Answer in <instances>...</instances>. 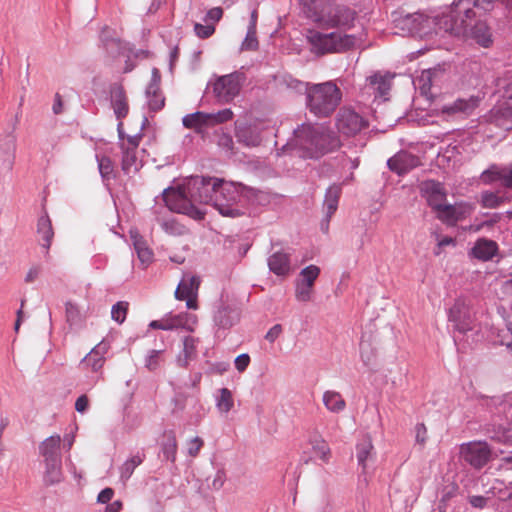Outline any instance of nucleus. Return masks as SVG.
<instances>
[{
    "instance_id": "obj_13",
    "label": "nucleus",
    "mask_w": 512,
    "mask_h": 512,
    "mask_svg": "<svg viewBox=\"0 0 512 512\" xmlns=\"http://www.w3.org/2000/svg\"><path fill=\"white\" fill-rule=\"evenodd\" d=\"M368 121L353 109L340 108L336 117V127L338 131L346 136H353L362 129L368 127Z\"/></svg>"
},
{
    "instance_id": "obj_7",
    "label": "nucleus",
    "mask_w": 512,
    "mask_h": 512,
    "mask_svg": "<svg viewBox=\"0 0 512 512\" xmlns=\"http://www.w3.org/2000/svg\"><path fill=\"white\" fill-rule=\"evenodd\" d=\"M438 15L428 16L421 12L408 13L393 18L395 28L404 35L425 38L438 32Z\"/></svg>"
},
{
    "instance_id": "obj_49",
    "label": "nucleus",
    "mask_w": 512,
    "mask_h": 512,
    "mask_svg": "<svg viewBox=\"0 0 512 512\" xmlns=\"http://www.w3.org/2000/svg\"><path fill=\"white\" fill-rule=\"evenodd\" d=\"M504 203V198L495 192L486 191L481 195V205L485 208H497Z\"/></svg>"
},
{
    "instance_id": "obj_22",
    "label": "nucleus",
    "mask_w": 512,
    "mask_h": 512,
    "mask_svg": "<svg viewBox=\"0 0 512 512\" xmlns=\"http://www.w3.org/2000/svg\"><path fill=\"white\" fill-rule=\"evenodd\" d=\"M437 218L448 225H455L466 218L468 210L463 205L443 204L437 211Z\"/></svg>"
},
{
    "instance_id": "obj_5",
    "label": "nucleus",
    "mask_w": 512,
    "mask_h": 512,
    "mask_svg": "<svg viewBox=\"0 0 512 512\" xmlns=\"http://www.w3.org/2000/svg\"><path fill=\"white\" fill-rule=\"evenodd\" d=\"M307 40L311 45V51L316 55L328 53H344L355 48L357 37L351 34L338 32L322 33L310 30Z\"/></svg>"
},
{
    "instance_id": "obj_17",
    "label": "nucleus",
    "mask_w": 512,
    "mask_h": 512,
    "mask_svg": "<svg viewBox=\"0 0 512 512\" xmlns=\"http://www.w3.org/2000/svg\"><path fill=\"white\" fill-rule=\"evenodd\" d=\"M263 128L257 124L236 122L235 137L245 147L253 148L261 145Z\"/></svg>"
},
{
    "instance_id": "obj_23",
    "label": "nucleus",
    "mask_w": 512,
    "mask_h": 512,
    "mask_svg": "<svg viewBox=\"0 0 512 512\" xmlns=\"http://www.w3.org/2000/svg\"><path fill=\"white\" fill-rule=\"evenodd\" d=\"M488 437L497 443L512 445V424L508 421L504 423H490L486 427Z\"/></svg>"
},
{
    "instance_id": "obj_20",
    "label": "nucleus",
    "mask_w": 512,
    "mask_h": 512,
    "mask_svg": "<svg viewBox=\"0 0 512 512\" xmlns=\"http://www.w3.org/2000/svg\"><path fill=\"white\" fill-rule=\"evenodd\" d=\"M110 99L115 116L118 120L124 119L129 112V105L127 101L126 92L120 83H113L110 85Z\"/></svg>"
},
{
    "instance_id": "obj_25",
    "label": "nucleus",
    "mask_w": 512,
    "mask_h": 512,
    "mask_svg": "<svg viewBox=\"0 0 512 512\" xmlns=\"http://www.w3.org/2000/svg\"><path fill=\"white\" fill-rule=\"evenodd\" d=\"M374 446L369 435L363 436L356 444V457L358 465L362 467L363 472L367 468V462L375 458Z\"/></svg>"
},
{
    "instance_id": "obj_41",
    "label": "nucleus",
    "mask_w": 512,
    "mask_h": 512,
    "mask_svg": "<svg viewBox=\"0 0 512 512\" xmlns=\"http://www.w3.org/2000/svg\"><path fill=\"white\" fill-rule=\"evenodd\" d=\"M234 405L232 392L228 388H221L216 399V406L222 413H228Z\"/></svg>"
},
{
    "instance_id": "obj_57",
    "label": "nucleus",
    "mask_w": 512,
    "mask_h": 512,
    "mask_svg": "<svg viewBox=\"0 0 512 512\" xmlns=\"http://www.w3.org/2000/svg\"><path fill=\"white\" fill-rule=\"evenodd\" d=\"M312 292H313L312 286H306L305 283L297 280L295 296L298 301H301V302L310 301Z\"/></svg>"
},
{
    "instance_id": "obj_59",
    "label": "nucleus",
    "mask_w": 512,
    "mask_h": 512,
    "mask_svg": "<svg viewBox=\"0 0 512 512\" xmlns=\"http://www.w3.org/2000/svg\"><path fill=\"white\" fill-rule=\"evenodd\" d=\"M146 97L148 99L149 109L153 112H158L165 106V97L162 95L161 91L156 95L151 94L150 96Z\"/></svg>"
},
{
    "instance_id": "obj_35",
    "label": "nucleus",
    "mask_w": 512,
    "mask_h": 512,
    "mask_svg": "<svg viewBox=\"0 0 512 512\" xmlns=\"http://www.w3.org/2000/svg\"><path fill=\"white\" fill-rule=\"evenodd\" d=\"M16 149L15 140L12 136H6L0 142V157L7 169H12L14 162V153Z\"/></svg>"
},
{
    "instance_id": "obj_54",
    "label": "nucleus",
    "mask_w": 512,
    "mask_h": 512,
    "mask_svg": "<svg viewBox=\"0 0 512 512\" xmlns=\"http://www.w3.org/2000/svg\"><path fill=\"white\" fill-rule=\"evenodd\" d=\"M259 47V42L256 36V29L248 28L245 39L242 42L241 50L256 51Z\"/></svg>"
},
{
    "instance_id": "obj_45",
    "label": "nucleus",
    "mask_w": 512,
    "mask_h": 512,
    "mask_svg": "<svg viewBox=\"0 0 512 512\" xmlns=\"http://www.w3.org/2000/svg\"><path fill=\"white\" fill-rule=\"evenodd\" d=\"M137 156L136 151L130 148H126L123 150L122 157V170L125 174H129L134 167V172L138 171V167L136 166Z\"/></svg>"
},
{
    "instance_id": "obj_46",
    "label": "nucleus",
    "mask_w": 512,
    "mask_h": 512,
    "mask_svg": "<svg viewBox=\"0 0 512 512\" xmlns=\"http://www.w3.org/2000/svg\"><path fill=\"white\" fill-rule=\"evenodd\" d=\"M312 449L319 455V457L327 462L330 456V448L326 441L321 437H315L310 440Z\"/></svg>"
},
{
    "instance_id": "obj_37",
    "label": "nucleus",
    "mask_w": 512,
    "mask_h": 512,
    "mask_svg": "<svg viewBox=\"0 0 512 512\" xmlns=\"http://www.w3.org/2000/svg\"><path fill=\"white\" fill-rule=\"evenodd\" d=\"M323 403L328 410L334 413L341 412L346 406L340 393L335 391H326L323 395Z\"/></svg>"
},
{
    "instance_id": "obj_51",
    "label": "nucleus",
    "mask_w": 512,
    "mask_h": 512,
    "mask_svg": "<svg viewBox=\"0 0 512 512\" xmlns=\"http://www.w3.org/2000/svg\"><path fill=\"white\" fill-rule=\"evenodd\" d=\"M208 115V126L225 123L232 119L233 112L231 109L226 108L218 111L217 113H206Z\"/></svg>"
},
{
    "instance_id": "obj_60",
    "label": "nucleus",
    "mask_w": 512,
    "mask_h": 512,
    "mask_svg": "<svg viewBox=\"0 0 512 512\" xmlns=\"http://www.w3.org/2000/svg\"><path fill=\"white\" fill-rule=\"evenodd\" d=\"M194 32L199 38L207 39L214 34L215 26L213 24L202 25L200 23H195Z\"/></svg>"
},
{
    "instance_id": "obj_30",
    "label": "nucleus",
    "mask_w": 512,
    "mask_h": 512,
    "mask_svg": "<svg viewBox=\"0 0 512 512\" xmlns=\"http://www.w3.org/2000/svg\"><path fill=\"white\" fill-rule=\"evenodd\" d=\"M177 441L174 431L169 430L164 432V440L161 443V452L159 457L162 460L170 461L172 463L176 460Z\"/></svg>"
},
{
    "instance_id": "obj_11",
    "label": "nucleus",
    "mask_w": 512,
    "mask_h": 512,
    "mask_svg": "<svg viewBox=\"0 0 512 512\" xmlns=\"http://www.w3.org/2000/svg\"><path fill=\"white\" fill-rule=\"evenodd\" d=\"M448 320L459 334L464 335L469 331H473L475 327L474 315L464 298L455 300L453 306L448 311Z\"/></svg>"
},
{
    "instance_id": "obj_19",
    "label": "nucleus",
    "mask_w": 512,
    "mask_h": 512,
    "mask_svg": "<svg viewBox=\"0 0 512 512\" xmlns=\"http://www.w3.org/2000/svg\"><path fill=\"white\" fill-rule=\"evenodd\" d=\"M485 13H479V16L467 26V33L461 34L465 38L474 40L478 45L488 48L492 45V32L485 19L482 17Z\"/></svg>"
},
{
    "instance_id": "obj_16",
    "label": "nucleus",
    "mask_w": 512,
    "mask_h": 512,
    "mask_svg": "<svg viewBox=\"0 0 512 512\" xmlns=\"http://www.w3.org/2000/svg\"><path fill=\"white\" fill-rule=\"evenodd\" d=\"M419 192L421 197L426 199L427 204L434 211H437L447 198V191L444 184L434 179H427L420 182Z\"/></svg>"
},
{
    "instance_id": "obj_56",
    "label": "nucleus",
    "mask_w": 512,
    "mask_h": 512,
    "mask_svg": "<svg viewBox=\"0 0 512 512\" xmlns=\"http://www.w3.org/2000/svg\"><path fill=\"white\" fill-rule=\"evenodd\" d=\"M217 145L228 152L230 155H235V147L232 136L229 133H221L217 137Z\"/></svg>"
},
{
    "instance_id": "obj_61",
    "label": "nucleus",
    "mask_w": 512,
    "mask_h": 512,
    "mask_svg": "<svg viewBox=\"0 0 512 512\" xmlns=\"http://www.w3.org/2000/svg\"><path fill=\"white\" fill-rule=\"evenodd\" d=\"M500 182L503 187L512 190V164L502 167Z\"/></svg>"
},
{
    "instance_id": "obj_31",
    "label": "nucleus",
    "mask_w": 512,
    "mask_h": 512,
    "mask_svg": "<svg viewBox=\"0 0 512 512\" xmlns=\"http://www.w3.org/2000/svg\"><path fill=\"white\" fill-rule=\"evenodd\" d=\"M101 40L105 51L112 58L125 55L127 51H131L129 44L119 38L103 36Z\"/></svg>"
},
{
    "instance_id": "obj_28",
    "label": "nucleus",
    "mask_w": 512,
    "mask_h": 512,
    "mask_svg": "<svg viewBox=\"0 0 512 512\" xmlns=\"http://www.w3.org/2000/svg\"><path fill=\"white\" fill-rule=\"evenodd\" d=\"M268 266L275 275L286 276L290 272V255L277 251L269 256Z\"/></svg>"
},
{
    "instance_id": "obj_47",
    "label": "nucleus",
    "mask_w": 512,
    "mask_h": 512,
    "mask_svg": "<svg viewBox=\"0 0 512 512\" xmlns=\"http://www.w3.org/2000/svg\"><path fill=\"white\" fill-rule=\"evenodd\" d=\"M98 169L103 180L109 181L114 177L113 175V163L107 156L97 157Z\"/></svg>"
},
{
    "instance_id": "obj_42",
    "label": "nucleus",
    "mask_w": 512,
    "mask_h": 512,
    "mask_svg": "<svg viewBox=\"0 0 512 512\" xmlns=\"http://www.w3.org/2000/svg\"><path fill=\"white\" fill-rule=\"evenodd\" d=\"M319 275H320V268L316 265H309L300 271L299 281L305 283L306 286L314 287V283H315L316 279L319 277Z\"/></svg>"
},
{
    "instance_id": "obj_26",
    "label": "nucleus",
    "mask_w": 512,
    "mask_h": 512,
    "mask_svg": "<svg viewBox=\"0 0 512 512\" xmlns=\"http://www.w3.org/2000/svg\"><path fill=\"white\" fill-rule=\"evenodd\" d=\"M498 251V245L495 241L481 238L478 239L471 249V254L474 258L481 261L491 260Z\"/></svg>"
},
{
    "instance_id": "obj_55",
    "label": "nucleus",
    "mask_w": 512,
    "mask_h": 512,
    "mask_svg": "<svg viewBox=\"0 0 512 512\" xmlns=\"http://www.w3.org/2000/svg\"><path fill=\"white\" fill-rule=\"evenodd\" d=\"M160 83H161V73L158 68H153L151 72V79L146 88L145 94L146 96H150L151 94L156 95L160 92Z\"/></svg>"
},
{
    "instance_id": "obj_4",
    "label": "nucleus",
    "mask_w": 512,
    "mask_h": 512,
    "mask_svg": "<svg viewBox=\"0 0 512 512\" xmlns=\"http://www.w3.org/2000/svg\"><path fill=\"white\" fill-rule=\"evenodd\" d=\"M478 0L454 1L447 12L438 15V29L456 36L467 33V26L478 16Z\"/></svg>"
},
{
    "instance_id": "obj_15",
    "label": "nucleus",
    "mask_w": 512,
    "mask_h": 512,
    "mask_svg": "<svg viewBox=\"0 0 512 512\" xmlns=\"http://www.w3.org/2000/svg\"><path fill=\"white\" fill-rule=\"evenodd\" d=\"M240 320L239 308L231 303L221 301L213 313L214 325L218 328L216 334L219 337L221 330H229Z\"/></svg>"
},
{
    "instance_id": "obj_14",
    "label": "nucleus",
    "mask_w": 512,
    "mask_h": 512,
    "mask_svg": "<svg viewBox=\"0 0 512 512\" xmlns=\"http://www.w3.org/2000/svg\"><path fill=\"white\" fill-rule=\"evenodd\" d=\"M460 454L465 462L475 469L484 467L491 458V450L486 442H469L461 446Z\"/></svg>"
},
{
    "instance_id": "obj_63",
    "label": "nucleus",
    "mask_w": 512,
    "mask_h": 512,
    "mask_svg": "<svg viewBox=\"0 0 512 512\" xmlns=\"http://www.w3.org/2000/svg\"><path fill=\"white\" fill-rule=\"evenodd\" d=\"M234 364L238 372L243 373L250 364V356L247 353L240 354L235 358Z\"/></svg>"
},
{
    "instance_id": "obj_40",
    "label": "nucleus",
    "mask_w": 512,
    "mask_h": 512,
    "mask_svg": "<svg viewBox=\"0 0 512 512\" xmlns=\"http://www.w3.org/2000/svg\"><path fill=\"white\" fill-rule=\"evenodd\" d=\"M459 494V486L456 483H451L445 486L442 490V496L438 503V510H447L450 502Z\"/></svg>"
},
{
    "instance_id": "obj_44",
    "label": "nucleus",
    "mask_w": 512,
    "mask_h": 512,
    "mask_svg": "<svg viewBox=\"0 0 512 512\" xmlns=\"http://www.w3.org/2000/svg\"><path fill=\"white\" fill-rule=\"evenodd\" d=\"M134 248L136 250L139 260L143 264H148L152 261L153 252L147 247L146 242L142 238H136L134 240Z\"/></svg>"
},
{
    "instance_id": "obj_64",
    "label": "nucleus",
    "mask_w": 512,
    "mask_h": 512,
    "mask_svg": "<svg viewBox=\"0 0 512 512\" xmlns=\"http://www.w3.org/2000/svg\"><path fill=\"white\" fill-rule=\"evenodd\" d=\"M226 481V473L223 469H218L211 483L214 490H220Z\"/></svg>"
},
{
    "instance_id": "obj_34",
    "label": "nucleus",
    "mask_w": 512,
    "mask_h": 512,
    "mask_svg": "<svg viewBox=\"0 0 512 512\" xmlns=\"http://www.w3.org/2000/svg\"><path fill=\"white\" fill-rule=\"evenodd\" d=\"M391 79L390 74L382 75L378 72L369 76L367 82L377 91L379 96L385 97L391 89Z\"/></svg>"
},
{
    "instance_id": "obj_6",
    "label": "nucleus",
    "mask_w": 512,
    "mask_h": 512,
    "mask_svg": "<svg viewBox=\"0 0 512 512\" xmlns=\"http://www.w3.org/2000/svg\"><path fill=\"white\" fill-rule=\"evenodd\" d=\"M60 444V436L52 435L39 445V453L43 457L44 463L43 483L45 486L56 485L63 480Z\"/></svg>"
},
{
    "instance_id": "obj_39",
    "label": "nucleus",
    "mask_w": 512,
    "mask_h": 512,
    "mask_svg": "<svg viewBox=\"0 0 512 512\" xmlns=\"http://www.w3.org/2000/svg\"><path fill=\"white\" fill-rule=\"evenodd\" d=\"M65 315L66 322L69 324L70 327L81 326L84 321L83 315L81 314L79 307L71 301H67L65 303Z\"/></svg>"
},
{
    "instance_id": "obj_38",
    "label": "nucleus",
    "mask_w": 512,
    "mask_h": 512,
    "mask_svg": "<svg viewBox=\"0 0 512 512\" xmlns=\"http://www.w3.org/2000/svg\"><path fill=\"white\" fill-rule=\"evenodd\" d=\"M440 72L439 69H427L422 71L421 76L418 79L420 94L429 97L431 87L437 74Z\"/></svg>"
},
{
    "instance_id": "obj_33",
    "label": "nucleus",
    "mask_w": 512,
    "mask_h": 512,
    "mask_svg": "<svg viewBox=\"0 0 512 512\" xmlns=\"http://www.w3.org/2000/svg\"><path fill=\"white\" fill-rule=\"evenodd\" d=\"M360 357L361 360L369 370H374L376 367L377 360V350L372 346L369 340H366L364 336H362L360 341Z\"/></svg>"
},
{
    "instance_id": "obj_27",
    "label": "nucleus",
    "mask_w": 512,
    "mask_h": 512,
    "mask_svg": "<svg viewBox=\"0 0 512 512\" xmlns=\"http://www.w3.org/2000/svg\"><path fill=\"white\" fill-rule=\"evenodd\" d=\"M478 106V99L471 97L469 99H457L452 104L444 105L442 113L447 115L464 114L470 115Z\"/></svg>"
},
{
    "instance_id": "obj_36",
    "label": "nucleus",
    "mask_w": 512,
    "mask_h": 512,
    "mask_svg": "<svg viewBox=\"0 0 512 512\" xmlns=\"http://www.w3.org/2000/svg\"><path fill=\"white\" fill-rule=\"evenodd\" d=\"M208 115L202 111L187 114L182 118L183 126L187 129L199 131L201 127L208 126Z\"/></svg>"
},
{
    "instance_id": "obj_58",
    "label": "nucleus",
    "mask_w": 512,
    "mask_h": 512,
    "mask_svg": "<svg viewBox=\"0 0 512 512\" xmlns=\"http://www.w3.org/2000/svg\"><path fill=\"white\" fill-rule=\"evenodd\" d=\"M163 352L164 350H150L145 360V367L150 371L156 370L160 365Z\"/></svg>"
},
{
    "instance_id": "obj_10",
    "label": "nucleus",
    "mask_w": 512,
    "mask_h": 512,
    "mask_svg": "<svg viewBox=\"0 0 512 512\" xmlns=\"http://www.w3.org/2000/svg\"><path fill=\"white\" fill-rule=\"evenodd\" d=\"M162 199L169 210L173 212L188 215L195 220H202L205 217V212L195 205L197 202L188 199L186 192L180 188L164 189Z\"/></svg>"
},
{
    "instance_id": "obj_21",
    "label": "nucleus",
    "mask_w": 512,
    "mask_h": 512,
    "mask_svg": "<svg viewBox=\"0 0 512 512\" xmlns=\"http://www.w3.org/2000/svg\"><path fill=\"white\" fill-rule=\"evenodd\" d=\"M36 233L40 246L45 249V256H48L54 238V229L52 221L45 209H43V214L37 220Z\"/></svg>"
},
{
    "instance_id": "obj_9",
    "label": "nucleus",
    "mask_w": 512,
    "mask_h": 512,
    "mask_svg": "<svg viewBox=\"0 0 512 512\" xmlns=\"http://www.w3.org/2000/svg\"><path fill=\"white\" fill-rule=\"evenodd\" d=\"M239 198V191L235 183L221 179V182L217 185L213 205L222 216L238 218L245 214L237 205Z\"/></svg>"
},
{
    "instance_id": "obj_43",
    "label": "nucleus",
    "mask_w": 512,
    "mask_h": 512,
    "mask_svg": "<svg viewBox=\"0 0 512 512\" xmlns=\"http://www.w3.org/2000/svg\"><path fill=\"white\" fill-rule=\"evenodd\" d=\"M143 462V459L139 455H135L125 461L120 469V477L122 481H127L133 474L135 468Z\"/></svg>"
},
{
    "instance_id": "obj_62",
    "label": "nucleus",
    "mask_w": 512,
    "mask_h": 512,
    "mask_svg": "<svg viewBox=\"0 0 512 512\" xmlns=\"http://www.w3.org/2000/svg\"><path fill=\"white\" fill-rule=\"evenodd\" d=\"M183 354L186 357H194L196 354L195 339L191 336H186L183 339Z\"/></svg>"
},
{
    "instance_id": "obj_18",
    "label": "nucleus",
    "mask_w": 512,
    "mask_h": 512,
    "mask_svg": "<svg viewBox=\"0 0 512 512\" xmlns=\"http://www.w3.org/2000/svg\"><path fill=\"white\" fill-rule=\"evenodd\" d=\"M420 165L419 157L406 150H400L387 160L389 170L398 176H404Z\"/></svg>"
},
{
    "instance_id": "obj_50",
    "label": "nucleus",
    "mask_w": 512,
    "mask_h": 512,
    "mask_svg": "<svg viewBox=\"0 0 512 512\" xmlns=\"http://www.w3.org/2000/svg\"><path fill=\"white\" fill-rule=\"evenodd\" d=\"M82 364L90 366L92 371L97 372L104 364V358L99 356L96 348H93L91 352L82 360Z\"/></svg>"
},
{
    "instance_id": "obj_32",
    "label": "nucleus",
    "mask_w": 512,
    "mask_h": 512,
    "mask_svg": "<svg viewBox=\"0 0 512 512\" xmlns=\"http://www.w3.org/2000/svg\"><path fill=\"white\" fill-rule=\"evenodd\" d=\"M200 280L197 276H191L188 280L183 279L175 290V298L184 300L188 296L197 295Z\"/></svg>"
},
{
    "instance_id": "obj_12",
    "label": "nucleus",
    "mask_w": 512,
    "mask_h": 512,
    "mask_svg": "<svg viewBox=\"0 0 512 512\" xmlns=\"http://www.w3.org/2000/svg\"><path fill=\"white\" fill-rule=\"evenodd\" d=\"M244 80V73L238 71L218 77L213 85L216 98L225 102L233 100L239 94Z\"/></svg>"
},
{
    "instance_id": "obj_48",
    "label": "nucleus",
    "mask_w": 512,
    "mask_h": 512,
    "mask_svg": "<svg viewBox=\"0 0 512 512\" xmlns=\"http://www.w3.org/2000/svg\"><path fill=\"white\" fill-rule=\"evenodd\" d=\"M502 173V167L493 164L488 169L482 172L480 178L484 184H492L496 181H500Z\"/></svg>"
},
{
    "instance_id": "obj_24",
    "label": "nucleus",
    "mask_w": 512,
    "mask_h": 512,
    "mask_svg": "<svg viewBox=\"0 0 512 512\" xmlns=\"http://www.w3.org/2000/svg\"><path fill=\"white\" fill-rule=\"evenodd\" d=\"M164 321L168 326H172L170 330L181 328L186 331L193 332L197 323V317L196 315L188 312H181L176 315L169 312L165 315Z\"/></svg>"
},
{
    "instance_id": "obj_53",
    "label": "nucleus",
    "mask_w": 512,
    "mask_h": 512,
    "mask_svg": "<svg viewBox=\"0 0 512 512\" xmlns=\"http://www.w3.org/2000/svg\"><path fill=\"white\" fill-rule=\"evenodd\" d=\"M128 305V302L125 301H119L114 304L111 309L112 319L117 323L122 324L126 319Z\"/></svg>"
},
{
    "instance_id": "obj_8",
    "label": "nucleus",
    "mask_w": 512,
    "mask_h": 512,
    "mask_svg": "<svg viewBox=\"0 0 512 512\" xmlns=\"http://www.w3.org/2000/svg\"><path fill=\"white\" fill-rule=\"evenodd\" d=\"M221 182V178L194 175L187 179L183 187L188 199L196 201L200 204H213L215 194L217 193V185Z\"/></svg>"
},
{
    "instance_id": "obj_29",
    "label": "nucleus",
    "mask_w": 512,
    "mask_h": 512,
    "mask_svg": "<svg viewBox=\"0 0 512 512\" xmlns=\"http://www.w3.org/2000/svg\"><path fill=\"white\" fill-rule=\"evenodd\" d=\"M341 194V184L334 183L326 189L323 201V211L324 213H328V217H332L337 211Z\"/></svg>"
},
{
    "instance_id": "obj_3",
    "label": "nucleus",
    "mask_w": 512,
    "mask_h": 512,
    "mask_svg": "<svg viewBox=\"0 0 512 512\" xmlns=\"http://www.w3.org/2000/svg\"><path fill=\"white\" fill-rule=\"evenodd\" d=\"M341 100L340 88L333 81H327L308 87L305 104L309 112L317 118H328L336 111Z\"/></svg>"
},
{
    "instance_id": "obj_52",
    "label": "nucleus",
    "mask_w": 512,
    "mask_h": 512,
    "mask_svg": "<svg viewBox=\"0 0 512 512\" xmlns=\"http://www.w3.org/2000/svg\"><path fill=\"white\" fill-rule=\"evenodd\" d=\"M190 403L192 404L193 412L190 416L192 424H198L206 414V409L199 399L190 397Z\"/></svg>"
},
{
    "instance_id": "obj_2",
    "label": "nucleus",
    "mask_w": 512,
    "mask_h": 512,
    "mask_svg": "<svg viewBox=\"0 0 512 512\" xmlns=\"http://www.w3.org/2000/svg\"><path fill=\"white\" fill-rule=\"evenodd\" d=\"M296 144L303 150V157L319 159L340 147L339 137L310 123H302L294 130Z\"/></svg>"
},
{
    "instance_id": "obj_1",
    "label": "nucleus",
    "mask_w": 512,
    "mask_h": 512,
    "mask_svg": "<svg viewBox=\"0 0 512 512\" xmlns=\"http://www.w3.org/2000/svg\"><path fill=\"white\" fill-rule=\"evenodd\" d=\"M305 16L321 28L351 29L357 12L331 0H309L305 3Z\"/></svg>"
}]
</instances>
